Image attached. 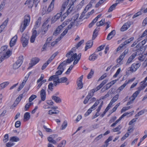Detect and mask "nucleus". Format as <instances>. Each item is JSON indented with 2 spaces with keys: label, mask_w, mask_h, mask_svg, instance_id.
Listing matches in <instances>:
<instances>
[{
  "label": "nucleus",
  "mask_w": 147,
  "mask_h": 147,
  "mask_svg": "<svg viewBox=\"0 0 147 147\" xmlns=\"http://www.w3.org/2000/svg\"><path fill=\"white\" fill-rule=\"evenodd\" d=\"M145 88V86H144L143 84H141L140 86L138 88V91L140 92V91L144 89Z\"/></svg>",
  "instance_id": "680f3d73"
},
{
  "label": "nucleus",
  "mask_w": 147,
  "mask_h": 147,
  "mask_svg": "<svg viewBox=\"0 0 147 147\" xmlns=\"http://www.w3.org/2000/svg\"><path fill=\"white\" fill-rule=\"evenodd\" d=\"M138 59L141 61H144L145 59V57L142 55H140L138 57Z\"/></svg>",
  "instance_id": "864d4df0"
},
{
  "label": "nucleus",
  "mask_w": 147,
  "mask_h": 147,
  "mask_svg": "<svg viewBox=\"0 0 147 147\" xmlns=\"http://www.w3.org/2000/svg\"><path fill=\"white\" fill-rule=\"evenodd\" d=\"M134 39V37H131L125 40V42L121 44L120 45L121 46H122L123 47L124 46L126 45L127 44L130 43L131 41L133 40Z\"/></svg>",
  "instance_id": "393cba45"
},
{
  "label": "nucleus",
  "mask_w": 147,
  "mask_h": 147,
  "mask_svg": "<svg viewBox=\"0 0 147 147\" xmlns=\"http://www.w3.org/2000/svg\"><path fill=\"white\" fill-rule=\"evenodd\" d=\"M98 57V55L94 53L90 55L89 57V60L90 61H94L97 59Z\"/></svg>",
  "instance_id": "a878e982"
},
{
  "label": "nucleus",
  "mask_w": 147,
  "mask_h": 147,
  "mask_svg": "<svg viewBox=\"0 0 147 147\" xmlns=\"http://www.w3.org/2000/svg\"><path fill=\"white\" fill-rule=\"evenodd\" d=\"M137 55V53L136 52H135L133 53L128 58L127 63H126V65H128L130 63H131L132 60Z\"/></svg>",
  "instance_id": "f8f14e48"
},
{
  "label": "nucleus",
  "mask_w": 147,
  "mask_h": 147,
  "mask_svg": "<svg viewBox=\"0 0 147 147\" xmlns=\"http://www.w3.org/2000/svg\"><path fill=\"white\" fill-rule=\"evenodd\" d=\"M130 113H124L117 120L115 123L117 124L118 123L121 119L127 115L129 114Z\"/></svg>",
  "instance_id": "c9c22d12"
},
{
  "label": "nucleus",
  "mask_w": 147,
  "mask_h": 147,
  "mask_svg": "<svg viewBox=\"0 0 147 147\" xmlns=\"http://www.w3.org/2000/svg\"><path fill=\"white\" fill-rule=\"evenodd\" d=\"M130 113H124L117 120L115 123L117 124L118 123L121 119L127 115L129 114Z\"/></svg>",
  "instance_id": "e433bc0d"
},
{
  "label": "nucleus",
  "mask_w": 147,
  "mask_h": 147,
  "mask_svg": "<svg viewBox=\"0 0 147 147\" xmlns=\"http://www.w3.org/2000/svg\"><path fill=\"white\" fill-rule=\"evenodd\" d=\"M96 91L95 89H92L89 92L88 95L86 96V97L90 99L93 96L94 93Z\"/></svg>",
  "instance_id": "2f4dec72"
},
{
  "label": "nucleus",
  "mask_w": 147,
  "mask_h": 147,
  "mask_svg": "<svg viewBox=\"0 0 147 147\" xmlns=\"http://www.w3.org/2000/svg\"><path fill=\"white\" fill-rule=\"evenodd\" d=\"M83 78V76L82 75L78 79L77 82L78 87L77 88L78 89H80L82 88L83 87V85L82 82Z\"/></svg>",
  "instance_id": "9d476101"
},
{
  "label": "nucleus",
  "mask_w": 147,
  "mask_h": 147,
  "mask_svg": "<svg viewBox=\"0 0 147 147\" xmlns=\"http://www.w3.org/2000/svg\"><path fill=\"white\" fill-rule=\"evenodd\" d=\"M115 30H112L108 34L107 38V40H110L115 36Z\"/></svg>",
  "instance_id": "a211bd4d"
},
{
  "label": "nucleus",
  "mask_w": 147,
  "mask_h": 147,
  "mask_svg": "<svg viewBox=\"0 0 147 147\" xmlns=\"http://www.w3.org/2000/svg\"><path fill=\"white\" fill-rule=\"evenodd\" d=\"M140 64L139 63H133L130 67L128 68V70L130 72L135 71L140 66Z\"/></svg>",
  "instance_id": "39448f33"
},
{
  "label": "nucleus",
  "mask_w": 147,
  "mask_h": 147,
  "mask_svg": "<svg viewBox=\"0 0 147 147\" xmlns=\"http://www.w3.org/2000/svg\"><path fill=\"white\" fill-rule=\"evenodd\" d=\"M29 38V36L26 34H23L22 35L20 40L23 47H24L27 45Z\"/></svg>",
  "instance_id": "7ed1b4c3"
},
{
  "label": "nucleus",
  "mask_w": 147,
  "mask_h": 147,
  "mask_svg": "<svg viewBox=\"0 0 147 147\" xmlns=\"http://www.w3.org/2000/svg\"><path fill=\"white\" fill-rule=\"evenodd\" d=\"M75 55H76V56L75 57H76L74 58V59L76 58L77 59L79 60L80 59L81 56V53H79L78 55H77V54L76 53L74 54L72 51H70L66 54V56L67 57L69 58L70 57H72V56Z\"/></svg>",
  "instance_id": "0eeeda50"
},
{
  "label": "nucleus",
  "mask_w": 147,
  "mask_h": 147,
  "mask_svg": "<svg viewBox=\"0 0 147 147\" xmlns=\"http://www.w3.org/2000/svg\"><path fill=\"white\" fill-rule=\"evenodd\" d=\"M9 136L8 134H6L4 137L3 139V142L4 143L6 142L8 140Z\"/></svg>",
  "instance_id": "09e8293b"
},
{
  "label": "nucleus",
  "mask_w": 147,
  "mask_h": 147,
  "mask_svg": "<svg viewBox=\"0 0 147 147\" xmlns=\"http://www.w3.org/2000/svg\"><path fill=\"white\" fill-rule=\"evenodd\" d=\"M67 126V123L66 121H64L63 123L62 124L60 129L61 130H63Z\"/></svg>",
  "instance_id": "a18cd8bd"
},
{
  "label": "nucleus",
  "mask_w": 147,
  "mask_h": 147,
  "mask_svg": "<svg viewBox=\"0 0 147 147\" xmlns=\"http://www.w3.org/2000/svg\"><path fill=\"white\" fill-rule=\"evenodd\" d=\"M119 96V94H116L113 98L111 101L113 104L118 99Z\"/></svg>",
  "instance_id": "37998d69"
},
{
  "label": "nucleus",
  "mask_w": 147,
  "mask_h": 147,
  "mask_svg": "<svg viewBox=\"0 0 147 147\" xmlns=\"http://www.w3.org/2000/svg\"><path fill=\"white\" fill-rule=\"evenodd\" d=\"M67 80V79L66 77H62L59 79V81L61 83L65 82Z\"/></svg>",
  "instance_id": "8fccbe9b"
},
{
  "label": "nucleus",
  "mask_w": 147,
  "mask_h": 147,
  "mask_svg": "<svg viewBox=\"0 0 147 147\" xmlns=\"http://www.w3.org/2000/svg\"><path fill=\"white\" fill-rule=\"evenodd\" d=\"M52 98L55 102L57 103H59L61 102V99L59 97L53 96Z\"/></svg>",
  "instance_id": "cd10ccee"
},
{
  "label": "nucleus",
  "mask_w": 147,
  "mask_h": 147,
  "mask_svg": "<svg viewBox=\"0 0 147 147\" xmlns=\"http://www.w3.org/2000/svg\"><path fill=\"white\" fill-rule=\"evenodd\" d=\"M93 41L92 40L88 41L86 44V46L85 49V51H86L88 49L90 48L93 45Z\"/></svg>",
  "instance_id": "5701e85b"
},
{
  "label": "nucleus",
  "mask_w": 147,
  "mask_h": 147,
  "mask_svg": "<svg viewBox=\"0 0 147 147\" xmlns=\"http://www.w3.org/2000/svg\"><path fill=\"white\" fill-rule=\"evenodd\" d=\"M134 130V128L133 127L131 126H129L128 128L127 133H128L129 134L133 132Z\"/></svg>",
  "instance_id": "338daca9"
},
{
  "label": "nucleus",
  "mask_w": 147,
  "mask_h": 147,
  "mask_svg": "<svg viewBox=\"0 0 147 147\" xmlns=\"http://www.w3.org/2000/svg\"><path fill=\"white\" fill-rule=\"evenodd\" d=\"M76 55H74L70 58L67 59L66 61H64L61 63L63 66L66 65L67 63H70L73 60H74V58L76 57Z\"/></svg>",
  "instance_id": "1a4fd4ad"
},
{
  "label": "nucleus",
  "mask_w": 147,
  "mask_h": 147,
  "mask_svg": "<svg viewBox=\"0 0 147 147\" xmlns=\"http://www.w3.org/2000/svg\"><path fill=\"white\" fill-rule=\"evenodd\" d=\"M66 141L65 140H63L61 142V144H60L58 146L59 147H64Z\"/></svg>",
  "instance_id": "774afa93"
},
{
  "label": "nucleus",
  "mask_w": 147,
  "mask_h": 147,
  "mask_svg": "<svg viewBox=\"0 0 147 147\" xmlns=\"http://www.w3.org/2000/svg\"><path fill=\"white\" fill-rule=\"evenodd\" d=\"M37 31L34 30L33 32L32 35L30 38V41L31 43L34 42L36 37V36Z\"/></svg>",
  "instance_id": "4be33fe9"
},
{
  "label": "nucleus",
  "mask_w": 147,
  "mask_h": 147,
  "mask_svg": "<svg viewBox=\"0 0 147 147\" xmlns=\"http://www.w3.org/2000/svg\"><path fill=\"white\" fill-rule=\"evenodd\" d=\"M8 46L5 45L2 47L1 49L0 55H4L5 57L8 58L11 55V51L7 49Z\"/></svg>",
  "instance_id": "f03ea898"
},
{
  "label": "nucleus",
  "mask_w": 147,
  "mask_h": 147,
  "mask_svg": "<svg viewBox=\"0 0 147 147\" xmlns=\"http://www.w3.org/2000/svg\"><path fill=\"white\" fill-rule=\"evenodd\" d=\"M143 45H142V43H141V42H140L136 47L137 48L136 50H138L142 48L143 47Z\"/></svg>",
  "instance_id": "bf43d9fd"
},
{
  "label": "nucleus",
  "mask_w": 147,
  "mask_h": 147,
  "mask_svg": "<svg viewBox=\"0 0 147 147\" xmlns=\"http://www.w3.org/2000/svg\"><path fill=\"white\" fill-rule=\"evenodd\" d=\"M117 5V4L115 3L113 4L109 8V10H108V12H110L113 11V10L114 9L116 6Z\"/></svg>",
  "instance_id": "a19ab883"
},
{
  "label": "nucleus",
  "mask_w": 147,
  "mask_h": 147,
  "mask_svg": "<svg viewBox=\"0 0 147 147\" xmlns=\"http://www.w3.org/2000/svg\"><path fill=\"white\" fill-rule=\"evenodd\" d=\"M32 104V103H27L25 106V110L27 111L29 108L30 107Z\"/></svg>",
  "instance_id": "e2e57ef3"
},
{
  "label": "nucleus",
  "mask_w": 147,
  "mask_h": 147,
  "mask_svg": "<svg viewBox=\"0 0 147 147\" xmlns=\"http://www.w3.org/2000/svg\"><path fill=\"white\" fill-rule=\"evenodd\" d=\"M30 21V16L29 15L25 16L24 20L21 24L20 31L21 32H22L26 28L27 26L28 25Z\"/></svg>",
  "instance_id": "f257e3e1"
},
{
  "label": "nucleus",
  "mask_w": 147,
  "mask_h": 147,
  "mask_svg": "<svg viewBox=\"0 0 147 147\" xmlns=\"http://www.w3.org/2000/svg\"><path fill=\"white\" fill-rule=\"evenodd\" d=\"M74 67V65H71L69 67V68L68 69L67 71L65 72V74H68L71 70L72 69L73 67Z\"/></svg>",
  "instance_id": "69168bd1"
},
{
  "label": "nucleus",
  "mask_w": 147,
  "mask_h": 147,
  "mask_svg": "<svg viewBox=\"0 0 147 147\" xmlns=\"http://www.w3.org/2000/svg\"><path fill=\"white\" fill-rule=\"evenodd\" d=\"M59 111L57 110H51L48 111V113L49 115H52L53 114H57L59 113Z\"/></svg>",
  "instance_id": "58836bf2"
},
{
  "label": "nucleus",
  "mask_w": 147,
  "mask_h": 147,
  "mask_svg": "<svg viewBox=\"0 0 147 147\" xmlns=\"http://www.w3.org/2000/svg\"><path fill=\"white\" fill-rule=\"evenodd\" d=\"M130 113H124L117 120L115 123L117 124L118 123L121 119L127 115L129 114Z\"/></svg>",
  "instance_id": "f704fd0d"
},
{
  "label": "nucleus",
  "mask_w": 147,
  "mask_h": 147,
  "mask_svg": "<svg viewBox=\"0 0 147 147\" xmlns=\"http://www.w3.org/2000/svg\"><path fill=\"white\" fill-rule=\"evenodd\" d=\"M37 31L34 30L33 32L32 35L30 38V41L31 43L34 42L36 37V36Z\"/></svg>",
  "instance_id": "412c9836"
},
{
  "label": "nucleus",
  "mask_w": 147,
  "mask_h": 147,
  "mask_svg": "<svg viewBox=\"0 0 147 147\" xmlns=\"http://www.w3.org/2000/svg\"><path fill=\"white\" fill-rule=\"evenodd\" d=\"M52 80L53 81H54V80H59V79L58 76L55 74V75L51 76L49 79V81H51Z\"/></svg>",
  "instance_id": "bb28decb"
},
{
  "label": "nucleus",
  "mask_w": 147,
  "mask_h": 147,
  "mask_svg": "<svg viewBox=\"0 0 147 147\" xmlns=\"http://www.w3.org/2000/svg\"><path fill=\"white\" fill-rule=\"evenodd\" d=\"M131 24L129 22H127L124 24L120 29L121 31H124L127 30L130 27Z\"/></svg>",
  "instance_id": "ddd939ff"
},
{
  "label": "nucleus",
  "mask_w": 147,
  "mask_h": 147,
  "mask_svg": "<svg viewBox=\"0 0 147 147\" xmlns=\"http://www.w3.org/2000/svg\"><path fill=\"white\" fill-rule=\"evenodd\" d=\"M62 29V27L61 26H59L56 29L53 33V35H57L59 33L60 31Z\"/></svg>",
  "instance_id": "7c9ffc66"
},
{
  "label": "nucleus",
  "mask_w": 147,
  "mask_h": 147,
  "mask_svg": "<svg viewBox=\"0 0 147 147\" xmlns=\"http://www.w3.org/2000/svg\"><path fill=\"white\" fill-rule=\"evenodd\" d=\"M30 113L29 112L25 113L24 116V119L26 121L28 120L30 118Z\"/></svg>",
  "instance_id": "473e14b6"
},
{
  "label": "nucleus",
  "mask_w": 147,
  "mask_h": 147,
  "mask_svg": "<svg viewBox=\"0 0 147 147\" xmlns=\"http://www.w3.org/2000/svg\"><path fill=\"white\" fill-rule=\"evenodd\" d=\"M105 46L104 45H102L98 47L96 51V52H97L102 50Z\"/></svg>",
  "instance_id": "6e6d98bb"
},
{
  "label": "nucleus",
  "mask_w": 147,
  "mask_h": 147,
  "mask_svg": "<svg viewBox=\"0 0 147 147\" xmlns=\"http://www.w3.org/2000/svg\"><path fill=\"white\" fill-rule=\"evenodd\" d=\"M23 57L22 56H20L17 61L13 64V68L14 69H18L22 64L23 61Z\"/></svg>",
  "instance_id": "20e7f679"
},
{
  "label": "nucleus",
  "mask_w": 147,
  "mask_h": 147,
  "mask_svg": "<svg viewBox=\"0 0 147 147\" xmlns=\"http://www.w3.org/2000/svg\"><path fill=\"white\" fill-rule=\"evenodd\" d=\"M9 82H6L0 84V90H1L5 88L9 84Z\"/></svg>",
  "instance_id": "c85d7f7f"
},
{
  "label": "nucleus",
  "mask_w": 147,
  "mask_h": 147,
  "mask_svg": "<svg viewBox=\"0 0 147 147\" xmlns=\"http://www.w3.org/2000/svg\"><path fill=\"white\" fill-rule=\"evenodd\" d=\"M52 38L51 37L48 38L46 41V43L44 45L43 47V49H45L47 46L49 47L50 45V41H51L52 39Z\"/></svg>",
  "instance_id": "aec40b11"
},
{
  "label": "nucleus",
  "mask_w": 147,
  "mask_h": 147,
  "mask_svg": "<svg viewBox=\"0 0 147 147\" xmlns=\"http://www.w3.org/2000/svg\"><path fill=\"white\" fill-rule=\"evenodd\" d=\"M10 140L12 142H17L19 141L20 139L17 136H13L11 138Z\"/></svg>",
  "instance_id": "c03bdc74"
},
{
  "label": "nucleus",
  "mask_w": 147,
  "mask_h": 147,
  "mask_svg": "<svg viewBox=\"0 0 147 147\" xmlns=\"http://www.w3.org/2000/svg\"><path fill=\"white\" fill-rule=\"evenodd\" d=\"M14 145V144L11 142H9L5 144L6 146L7 147H11L13 146Z\"/></svg>",
  "instance_id": "5fc2aeb1"
},
{
  "label": "nucleus",
  "mask_w": 147,
  "mask_h": 147,
  "mask_svg": "<svg viewBox=\"0 0 147 147\" xmlns=\"http://www.w3.org/2000/svg\"><path fill=\"white\" fill-rule=\"evenodd\" d=\"M126 81H125V82L119 88L118 90H119L120 91H121L124 89V88H125V87L126 86V85H127V83H126Z\"/></svg>",
  "instance_id": "0e129e2a"
},
{
  "label": "nucleus",
  "mask_w": 147,
  "mask_h": 147,
  "mask_svg": "<svg viewBox=\"0 0 147 147\" xmlns=\"http://www.w3.org/2000/svg\"><path fill=\"white\" fill-rule=\"evenodd\" d=\"M48 141L54 144H56V141L54 140V139H52L48 137L47 138Z\"/></svg>",
  "instance_id": "4d7b16f0"
},
{
  "label": "nucleus",
  "mask_w": 147,
  "mask_h": 147,
  "mask_svg": "<svg viewBox=\"0 0 147 147\" xmlns=\"http://www.w3.org/2000/svg\"><path fill=\"white\" fill-rule=\"evenodd\" d=\"M122 126L121 125H119L115 128L112 130V131L113 132H116L119 131L120 129L122 128Z\"/></svg>",
  "instance_id": "ea45409f"
},
{
  "label": "nucleus",
  "mask_w": 147,
  "mask_h": 147,
  "mask_svg": "<svg viewBox=\"0 0 147 147\" xmlns=\"http://www.w3.org/2000/svg\"><path fill=\"white\" fill-rule=\"evenodd\" d=\"M79 16V14H78L75 15L73 18V20L72 21L76 26H78L79 25L80 22H81V18H78Z\"/></svg>",
  "instance_id": "423d86ee"
},
{
  "label": "nucleus",
  "mask_w": 147,
  "mask_h": 147,
  "mask_svg": "<svg viewBox=\"0 0 147 147\" xmlns=\"http://www.w3.org/2000/svg\"><path fill=\"white\" fill-rule=\"evenodd\" d=\"M105 20L102 19L99 22H97L96 24V25L97 26H101L103 25L105 22Z\"/></svg>",
  "instance_id": "49530a36"
},
{
  "label": "nucleus",
  "mask_w": 147,
  "mask_h": 147,
  "mask_svg": "<svg viewBox=\"0 0 147 147\" xmlns=\"http://www.w3.org/2000/svg\"><path fill=\"white\" fill-rule=\"evenodd\" d=\"M17 38V36L16 35L11 39L9 42V46L11 47H13L15 45Z\"/></svg>",
  "instance_id": "9b49d317"
},
{
  "label": "nucleus",
  "mask_w": 147,
  "mask_h": 147,
  "mask_svg": "<svg viewBox=\"0 0 147 147\" xmlns=\"http://www.w3.org/2000/svg\"><path fill=\"white\" fill-rule=\"evenodd\" d=\"M61 16V14L60 13H57L56 15L53 17L51 19V21L52 23H54L57 20H58L60 17Z\"/></svg>",
  "instance_id": "b1692460"
},
{
  "label": "nucleus",
  "mask_w": 147,
  "mask_h": 147,
  "mask_svg": "<svg viewBox=\"0 0 147 147\" xmlns=\"http://www.w3.org/2000/svg\"><path fill=\"white\" fill-rule=\"evenodd\" d=\"M41 18L40 17L38 18V19L36 22L34 26V28L35 29L38 28L39 26L41 23Z\"/></svg>",
  "instance_id": "c756f323"
},
{
  "label": "nucleus",
  "mask_w": 147,
  "mask_h": 147,
  "mask_svg": "<svg viewBox=\"0 0 147 147\" xmlns=\"http://www.w3.org/2000/svg\"><path fill=\"white\" fill-rule=\"evenodd\" d=\"M28 76H25L24 78L22 83L20 85L18 88L17 90L18 91H20L23 88L25 84V83L28 80Z\"/></svg>",
  "instance_id": "4468645a"
},
{
  "label": "nucleus",
  "mask_w": 147,
  "mask_h": 147,
  "mask_svg": "<svg viewBox=\"0 0 147 147\" xmlns=\"http://www.w3.org/2000/svg\"><path fill=\"white\" fill-rule=\"evenodd\" d=\"M40 96L41 100L44 101L46 99V92L44 89H42L40 92Z\"/></svg>",
  "instance_id": "dca6fc26"
},
{
  "label": "nucleus",
  "mask_w": 147,
  "mask_h": 147,
  "mask_svg": "<svg viewBox=\"0 0 147 147\" xmlns=\"http://www.w3.org/2000/svg\"><path fill=\"white\" fill-rule=\"evenodd\" d=\"M105 1V0H100L96 5L95 7H98L101 4H102Z\"/></svg>",
  "instance_id": "13d9d810"
},
{
  "label": "nucleus",
  "mask_w": 147,
  "mask_h": 147,
  "mask_svg": "<svg viewBox=\"0 0 147 147\" xmlns=\"http://www.w3.org/2000/svg\"><path fill=\"white\" fill-rule=\"evenodd\" d=\"M100 100H97L94 104L90 109H89L87 111V113L88 114V115L90 114L92 111V109H94L95 107L97 106V105L99 103V101Z\"/></svg>",
  "instance_id": "2eb2a0df"
},
{
  "label": "nucleus",
  "mask_w": 147,
  "mask_h": 147,
  "mask_svg": "<svg viewBox=\"0 0 147 147\" xmlns=\"http://www.w3.org/2000/svg\"><path fill=\"white\" fill-rule=\"evenodd\" d=\"M34 1V0H27L25 4L27 5L28 7L31 8L33 5Z\"/></svg>",
  "instance_id": "6ab92c4d"
},
{
  "label": "nucleus",
  "mask_w": 147,
  "mask_h": 147,
  "mask_svg": "<svg viewBox=\"0 0 147 147\" xmlns=\"http://www.w3.org/2000/svg\"><path fill=\"white\" fill-rule=\"evenodd\" d=\"M140 92L137 90L132 95L131 97L132 100H134L137 97V96L139 94Z\"/></svg>",
  "instance_id": "79ce46f5"
},
{
  "label": "nucleus",
  "mask_w": 147,
  "mask_h": 147,
  "mask_svg": "<svg viewBox=\"0 0 147 147\" xmlns=\"http://www.w3.org/2000/svg\"><path fill=\"white\" fill-rule=\"evenodd\" d=\"M147 112V110L146 109H143L135 115V117H136L143 114L144 113Z\"/></svg>",
  "instance_id": "4c0bfd02"
},
{
  "label": "nucleus",
  "mask_w": 147,
  "mask_h": 147,
  "mask_svg": "<svg viewBox=\"0 0 147 147\" xmlns=\"http://www.w3.org/2000/svg\"><path fill=\"white\" fill-rule=\"evenodd\" d=\"M23 97V94L20 95L16 99L15 101V102H16L17 104H18L21 100Z\"/></svg>",
  "instance_id": "de8ad7c7"
},
{
  "label": "nucleus",
  "mask_w": 147,
  "mask_h": 147,
  "mask_svg": "<svg viewBox=\"0 0 147 147\" xmlns=\"http://www.w3.org/2000/svg\"><path fill=\"white\" fill-rule=\"evenodd\" d=\"M53 84L52 82H50L48 85V90L52 91L53 90Z\"/></svg>",
  "instance_id": "052dcab7"
},
{
  "label": "nucleus",
  "mask_w": 147,
  "mask_h": 147,
  "mask_svg": "<svg viewBox=\"0 0 147 147\" xmlns=\"http://www.w3.org/2000/svg\"><path fill=\"white\" fill-rule=\"evenodd\" d=\"M37 97L36 95H32L29 98V101L30 102H31L34 99Z\"/></svg>",
  "instance_id": "603ef678"
},
{
  "label": "nucleus",
  "mask_w": 147,
  "mask_h": 147,
  "mask_svg": "<svg viewBox=\"0 0 147 147\" xmlns=\"http://www.w3.org/2000/svg\"><path fill=\"white\" fill-rule=\"evenodd\" d=\"M40 59L37 57H35L32 59L31 63H30V66L28 68V69H30L34 65L37 63L39 61Z\"/></svg>",
  "instance_id": "6e6552de"
},
{
  "label": "nucleus",
  "mask_w": 147,
  "mask_h": 147,
  "mask_svg": "<svg viewBox=\"0 0 147 147\" xmlns=\"http://www.w3.org/2000/svg\"><path fill=\"white\" fill-rule=\"evenodd\" d=\"M55 0H52L49 7H48L47 11V13H49L51 11L54 7Z\"/></svg>",
  "instance_id": "f3484780"
},
{
  "label": "nucleus",
  "mask_w": 147,
  "mask_h": 147,
  "mask_svg": "<svg viewBox=\"0 0 147 147\" xmlns=\"http://www.w3.org/2000/svg\"><path fill=\"white\" fill-rule=\"evenodd\" d=\"M94 73V71L91 69L89 73L88 74L87 76V78L88 79H90L91 78L92 76H93Z\"/></svg>",
  "instance_id": "3c124183"
},
{
  "label": "nucleus",
  "mask_w": 147,
  "mask_h": 147,
  "mask_svg": "<svg viewBox=\"0 0 147 147\" xmlns=\"http://www.w3.org/2000/svg\"><path fill=\"white\" fill-rule=\"evenodd\" d=\"M130 113H124L117 120L115 123L117 124L118 123L121 119L127 115L129 114Z\"/></svg>",
  "instance_id": "72a5a7b5"
}]
</instances>
